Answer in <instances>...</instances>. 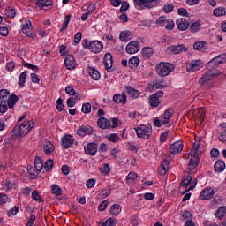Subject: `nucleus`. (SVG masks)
I'll return each mask as SVG.
<instances>
[{
	"mask_svg": "<svg viewBox=\"0 0 226 226\" xmlns=\"http://www.w3.org/2000/svg\"><path fill=\"white\" fill-rule=\"evenodd\" d=\"M34 126V122L27 121L24 122L20 126L16 125L11 132V136L12 139L18 137V139H22V137H26L27 133H29L30 130H33Z\"/></svg>",
	"mask_w": 226,
	"mask_h": 226,
	"instance_id": "f257e3e1",
	"label": "nucleus"
},
{
	"mask_svg": "<svg viewBox=\"0 0 226 226\" xmlns=\"http://www.w3.org/2000/svg\"><path fill=\"white\" fill-rule=\"evenodd\" d=\"M156 72L160 77H167L174 72V64L170 63L161 62L156 65Z\"/></svg>",
	"mask_w": 226,
	"mask_h": 226,
	"instance_id": "f03ea898",
	"label": "nucleus"
},
{
	"mask_svg": "<svg viewBox=\"0 0 226 226\" xmlns=\"http://www.w3.org/2000/svg\"><path fill=\"white\" fill-rule=\"evenodd\" d=\"M135 131L137 137L139 139H145V140H147L149 136L153 133L152 126L149 124L147 125L141 124L136 128Z\"/></svg>",
	"mask_w": 226,
	"mask_h": 226,
	"instance_id": "7ed1b4c3",
	"label": "nucleus"
},
{
	"mask_svg": "<svg viewBox=\"0 0 226 226\" xmlns=\"http://www.w3.org/2000/svg\"><path fill=\"white\" fill-rule=\"evenodd\" d=\"M223 63H226V54H221L215 57H214L212 60H210L207 64V69L208 70H216L220 64H223Z\"/></svg>",
	"mask_w": 226,
	"mask_h": 226,
	"instance_id": "20e7f679",
	"label": "nucleus"
},
{
	"mask_svg": "<svg viewBox=\"0 0 226 226\" xmlns=\"http://www.w3.org/2000/svg\"><path fill=\"white\" fill-rule=\"evenodd\" d=\"M83 47L84 49H89L94 54H98L103 50V43L100 41H92L88 43L86 40Z\"/></svg>",
	"mask_w": 226,
	"mask_h": 226,
	"instance_id": "39448f33",
	"label": "nucleus"
},
{
	"mask_svg": "<svg viewBox=\"0 0 226 226\" xmlns=\"http://www.w3.org/2000/svg\"><path fill=\"white\" fill-rule=\"evenodd\" d=\"M163 97V91H158L149 97V105L150 107H158L162 102L160 101V98Z\"/></svg>",
	"mask_w": 226,
	"mask_h": 226,
	"instance_id": "423d86ee",
	"label": "nucleus"
},
{
	"mask_svg": "<svg viewBox=\"0 0 226 226\" xmlns=\"http://www.w3.org/2000/svg\"><path fill=\"white\" fill-rule=\"evenodd\" d=\"M218 75H220V72H214L213 70H208V72L201 77L200 80L199 81V84L200 86H204V84H207L209 80L216 79Z\"/></svg>",
	"mask_w": 226,
	"mask_h": 226,
	"instance_id": "0eeeda50",
	"label": "nucleus"
},
{
	"mask_svg": "<svg viewBox=\"0 0 226 226\" xmlns=\"http://www.w3.org/2000/svg\"><path fill=\"white\" fill-rule=\"evenodd\" d=\"M167 54H181V52H188V48L183 44L171 45L166 49Z\"/></svg>",
	"mask_w": 226,
	"mask_h": 226,
	"instance_id": "6e6552de",
	"label": "nucleus"
},
{
	"mask_svg": "<svg viewBox=\"0 0 226 226\" xmlns=\"http://www.w3.org/2000/svg\"><path fill=\"white\" fill-rule=\"evenodd\" d=\"M73 144H75V139L72 134H66L62 138V146L64 149H70V147H73Z\"/></svg>",
	"mask_w": 226,
	"mask_h": 226,
	"instance_id": "1a4fd4ad",
	"label": "nucleus"
},
{
	"mask_svg": "<svg viewBox=\"0 0 226 226\" xmlns=\"http://www.w3.org/2000/svg\"><path fill=\"white\" fill-rule=\"evenodd\" d=\"M140 50V43L137 41H132L126 46L127 54H137Z\"/></svg>",
	"mask_w": 226,
	"mask_h": 226,
	"instance_id": "9d476101",
	"label": "nucleus"
},
{
	"mask_svg": "<svg viewBox=\"0 0 226 226\" xmlns=\"http://www.w3.org/2000/svg\"><path fill=\"white\" fill-rule=\"evenodd\" d=\"M85 153L86 154H88L89 156H94L96 153H98V144L92 142L88 143L85 147Z\"/></svg>",
	"mask_w": 226,
	"mask_h": 226,
	"instance_id": "9b49d317",
	"label": "nucleus"
},
{
	"mask_svg": "<svg viewBox=\"0 0 226 226\" xmlns=\"http://www.w3.org/2000/svg\"><path fill=\"white\" fill-rule=\"evenodd\" d=\"M183 151V142L176 141L170 146V154H179Z\"/></svg>",
	"mask_w": 226,
	"mask_h": 226,
	"instance_id": "f8f14e48",
	"label": "nucleus"
},
{
	"mask_svg": "<svg viewBox=\"0 0 226 226\" xmlns=\"http://www.w3.org/2000/svg\"><path fill=\"white\" fill-rule=\"evenodd\" d=\"M214 195L215 190L211 187H207L200 192V199L202 200H209V199H213Z\"/></svg>",
	"mask_w": 226,
	"mask_h": 226,
	"instance_id": "ddd939ff",
	"label": "nucleus"
},
{
	"mask_svg": "<svg viewBox=\"0 0 226 226\" xmlns=\"http://www.w3.org/2000/svg\"><path fill=\"white\" fill-rule=\"evenodd\" d=\"M103 63L107 72H113L112 64H114V60L112 59V55L110 53H106L103 58Z\"/></svg>",
	"mask_w": 226,
	"mask_h": 226,
	"instance_id": "4468645a",
	"label": "nucleus"
},
{
	"mask_svg": "<svg viewBox=\"0 0 226 226\" xmlns=\"http://www.w3.org/2000/svg\"><path fill=\"white\" fill-rule=\"evenodd\" d=\"M156 1L158 0H134V4L139 8H153V3Z\"/></svg>",
	"mask_w": 226,
	"mask_h": 226,
	"instance_id": "2eb2a0df",
	"label": "nucleus"
},
{
	"mask_svg": "<svg viewBox=\"0 0 226 226\" xmlns=\"http://www.w3.org/2000/svg\"><path fill=\"white\" fill-rule=\"evenodd\" d=\"M64 63L67 70H74L76 66L75 56L73 55H67Z\"/></svg>",
	"mask_w": 226,
	"mask_h": 226,
	"instance_id": "dca6fc26",
	"label": "nucleus"
},
{
	"mask_svg": "<svg viewBox=\"0 0 226 226\" xmlns=\"http://www.w3.org/2000/svg\"><path fill=\"white\" fill-rule=\"evenodd\" d=\"M176 24L179 31H186L190 27V22L185 18L177 19Z\"/></svg>",
	"mask_w": 226,
	"mask_h": 226,
	"instance_id": "f3484780",
	"label": "nucleus"
},
{
	"mask_svg": "<svg viewBox=\"0 0 226 226\" xmlns=\"http://www.w3.org/2000/svg\"><path fill=\"white\" fill-rule=\"evenodd\" d=\"M198 70H200V61L199 60L192 61L186 65V71L189 73H193V72H197Z\"/></svg>",
	"mask_w": 226,
	"mask_h": 226,
	"instance_id": "a211bd4d",
	"label": "nucleus"
},
{
	"mask_svg": "<svg viewBox=\"0 0 226 226\" xmlns=\"http://www.w3.org/2000/svg\"><path fill=\"white\" fill-rule=\"evenodd\" d=\"M97 125L99 128H102V130H107L112 126V123L105 117H101L97 120Z\"/></svg>",
	"mask_w": 226,
	"mask_h": 226,
	"instance_id": "6ab92c4d",
	"label": "nucleus"
},
{
	"mask_svg": "<svg viewBox=\"0 0 226 226\" xmlns=\"http://www.w3.org/2000/svg\"><path fill=\"white\" fill-rule=\"evenodd\" d=\"M153 87H155V89H165V87H167L165 79L162 78L155 79L153 81Z\"/></svg>",
	"mask_w": 226,
	"mask_h": 226,
	"instance_id": "aec40b11",
	"label": "nucleus"
},
{
	"mask_svg": "<svg viewBox=\"0 0 226 226\" xmlns=\"http://www.w3.org/2000/svg\"><path fill=\"white\" fill-rule=\"evenodd\" d=\"M77 133L78 135H79V137H85V135H93V128L87 126H81L78 130Z\"/></svg>",
	"mask_w": 226,
	"mask_h": 226,
	"instance_id": "412c9836",
	"label": "nucleus"
},
{
	"mask_svg": "<svg viewBox=\"0 0 226 226\" xmlns=\"http://www.w3.org/2000/svg\"><path fill=\"white\" fill-rule=\"evenodd\" d=\"M126 100H127V97L124 94V93H123L122 94H116L113 96V102L115 103H121L122 105H126Z\"/></svg>",
	"mask_w": 226,
	"mask_h": 226,
	"instance_id": "4be33fe9",
	"label": "nucleus"
},
{
	"mask_svg": "<svg viewBox=\"0 0 226 226\" xmlns=\"http://www.w3.org/2000/svg\"><path fill=\"white\" fill-rule=\"evenodd\" d=\"M192 158L189 162L188 167L191 170H193L194 169H197L199 167V163L200 160L199 159V155H191Z\"/></svg>",
	"mask_w": 226,
	"mask_h": 226,
	"instance_id": "5701e85b",
	"label": "nucleus"
},
{
	"mask_svg": "<svg viewBox=\"0 0 226 226\" xmlns=\"http://www.w3.org/2000/svg\"><path fill=\"white\" fill-rule=\"evenodd\" d=\"M31 20H26L25 23L22 25L21 31L26 36H33L31 34Z\"/></svg>",
	"mask_w": 226,
	"mask_h": 226,
	"instance_id": "b1692460",
	"label": "nucleus"
},
{
	"mask_svg": "<svg viewBox=\"0 0 226 226\" xmlns=\"http://www.w3.org/2000/svg\"><path fill=\"white\" fill-rule=\"evenodd\" d=\"M87 73H89L90 77L93 79V80H100V72L98 70L93 68V67H87Z\"/></svg>",
	"mask_w": 226,
	"mask_h": 226,
	"instance_id": "393cba45",
	"label": "nucleus"
},
{
	"mask_svg": "<svg viewBox=\"0 0 226 226\" xmlns=\"http://www.w3.org/2000/svg\"><path fill=\"white\" fill-rule=\"evenodd\" d=\"M34 165L38 172L43 170V160L40 156H36L34 159Z\"/></svg>",
	"mask_w": 226,
	"mask_h": 226,
	"instance_id": "a878e982",
	"label": "nucleus"
},
{
	"mask_svg": "<svg viewBox=\"0 0 226 226\" xmlns=\"http://www.w3.org/2000/svg\"><path fill=\"white\" fill-rule=\"evenodd\" d=\"M225 162L222 160H218L214 165L215 172H223L225 170Z\"/></svg>",
	"mask_w": 226,
	"mask_h": 226,
	"instance_id": "bb28decb",
	"label": "nucleus"
},
{
	"mask_svg": "<svg viewBox=\"0 0 226 226\" xmlns=\"http://www.w3.org/2000/svg\"><path fill=\"white\" fill-rule=\"evenodd\" d=\"M200 27H202V24H200V19H199L189 26V31H191V33H199Z\"/></svg>",
	"mask_w": 226,
	"mask_h": 226,
	"instance_id": "cd10ccee",
	"label": "nucleus"
},
{
	"mask_svg": "<svg viewBox=\"0 0 226 226\" xmlns=\"http://www.w3.org/2000/svg\"><path fill=\"white\" fill-rule=\"evenodd\" d=\"M142 57H144V59H150L153 57V49L149 47L143 48Z\"/></svg>",
	"mask_w": 226,
	"mask_h": 226,
	"instance_id": "c85d7f7f",
	"label": "nucleus"
},
{
	"mask_svg": "<svg viewBox=\"0 0 226 226\" xmlns=\"http://www.w3.org/2000/svg\"><path fill=\"white\" fill-rule=\"evenodd\" d=\"M17 102H19V96L12 94L11 98H9V100L7 101V105H8L9 109H13V107H15V104L17 103Z\"/></svg>",
	"mask_w": 226,
	"mask_h": 226,
	"instance_id": "c756f323",
	"label": "nucleus"
},
{
	"mask_svg": "<svg viewBox=\"0 0 226 226\" xmlns=\"http://www.w3.org/2000/svg\"><path fill=\"white\" fill-rule=\"evenodd\" d=\"M125 92L129 94V96H132V98H139V96L140 95L139 94V91L132 88V87H126Z\"/></svg>",
	"mask_w": 226,
	"mask_h": 226,
	"instance_id": "7c9ffc66",
	"label": "nucleus"
},
{
	"mask_svg": "<svg viewBox=\"0 0 226 226\" xmlns=\"http://www.w3.org/2000/svg\"><path fill=\"white\" fill-rule=\"evenodd\" d=\"M140 63V60L137 56H133L129 59L128 64L131 70H133V68H137L139 66V64Z\"/></svg>",
	"mask_w": 226,
	"mask_h": 226,
	"instance_id": "2f4dec72",
	"label": "nucleus"
},
{
	"mask_svg": "<svg viewBox=\"0 0 226 226\" xmlns=\"http://www.w3.org/2000/svg\"><path fill=\"white\" fill-rule=\"evenodd\" d=\"M43 150L45 154H50L54 152V144H52L50 141H48L44 147H43Z\"/></svg>",
	"mask_w": 226,
	"mask_h": 226,
	"instance_id": "473e14b6",
	"label": "nucleus"
},
{
	"mask_svg": "<svg viewBox=\"0 0 226 226\" xmlns=\"http://www.w3.org/2000/svg\"><path fill=\"white\" fill-rule=\"evenodd\" d=\"M122 207L119 204H114L111 206L110 208V214L113 215V216H117L119 213H121Z\"/></svg>",
	"mask_w": 226,
	"mask_h": 226,
	"instance_id": "72a5a7b5",
	"label": "nucleus"
},
{
	"mask_svg": "<svg viewBox=\"0 0 226 226\" xmlns=\"http://www.w3.org/2000/svg\"><path fill=\"white\" fill-rule=\"evenodd\" d=\"M222 132L219 135L218 139L220 142H226V123L221 124Z\"/></svg>",
	"mask_w": 226,
	"mask_h": 226,
	"instance_id": "f704fd0d",
	"label": "nucleus"
},
{
	"mask_svg": "<svg viewBox=\"0 0 226 226\" xmlns=\"http://www.w3.org/2000/svg\"><path fill=\"white\" fill-rule=\"evenodd\" d=\"M215 215L216 218H219V220H222V218H223V216H225V215H226V207H219L216 210Z\"/></svg>",
	"mask_w": 226,
	"mask_h": 226,
	"instance_id": "c9c22d12",
	"label": "nucleus"
},
{
	"mask_svg": "<svg viewBox=\"0 0 226 226\" xmlns=\"http://www.w3.org/2000/svg\"><path fill=\"white\" fill-rule=\"evenodd\" d=\"M180 215H181L182 220H184V221L192 220V218H193V214H192V212H190L188 210L182 211Z\"/></svg>",
	"mask_w": 226,
	"mask_h": 226,
	"instance_id": "e433bc0d",
	"label": "nucleus"
},
{
	"mask_svg": "<svg viewBox=\"0 0 226 226\" xmlns=\"http://www.w3.org/2000/svg\"><path fill=\"white\" fill-rule=\"evenodd\" d=\"M27 77V72H23L19 78V82H18V86L19 87H24V84H26V78Z\"/></svg>",
	"mask_w": 226,
	"mask_h": 226,
	"instance_id": "4c0bfd02",
	"label": "nucleus"
},
{
	"mask_svg": "<svg viewBox=\"0 0 226 226\" xmlns=\"http://www.w3.org/2000/svg\"><path fill=\"white\" fill-rule=\"evenodd\" d=\"M72 19V15L67 14L64 18V22L62 25V27L60 28V33H63V31H66L68 27V24H70V20Z\"/></svg>",
	"mask_w": 226,
	"mask_h": 226,
	"instance_id": "58836bf2",
	"label": "nucleus"
},
{
	"mask_svg": "<svg viewBox=\"0 0 226 226\" xmlns=\"http://www.w3.org/2000/svg\"><path fill=\"white\" fill-rule=\"evenodd\" d=\"M32 199L33 200H35V202H43V198H41V195H40L38 190L32 192Z\"/></svg>",
	"mask_w": 226,
	"mask_h": 226,
	"instance_id": "ea45409f",
	"label": "nucleus"
},
{
	"mask_svg": "<svg viewBox=\"0 0 226 226\" xmlns=\"http://www.w3.org/2000/svg\"><path fill=\"white\" fill-rule=\"evenodd\" d=\"M225 14H226L225 7H219V8L214 10L215 17H223V15H225Z\"/></svg>",
	"mask_w": 226,
	"mask_h": 226,
	"instance_id": "a19ab883",
	"label": "nucleus"
},
{
	"mask_svg": "<svg viewBox=\"0 0 226 226\" xmlns=\"http://www.w3.org/2000/svg\"><path fill=\"white\" fill-rule=\"evenodd\" d=\"M51 193H53V195L59 196L63 193V190L61 189V187H59V185H53L51 186Z\"/></svg>",
	"mask_w": 226,
	"mask_h": 226,
	"instance_id": "79ce46f5",
	"label": "nucleus"
},
{
	"mask_svg": "<svg viewBox=\"0 0 226 226\" xmlns=\"http://www.w3.org/2000/svg\"><path fill=\"white\" fill-rule=\"evenodd\" d=\"M36 5L39 8H47L48 6H52V0H42L41 2H37Z\"/></svg>",
	"mask_w": 226,
	"mask_h": 226,
	"instance_id": "37998d69",
	"label": "nucleus"
},
{
	"mask_svg": "<svg viewBox=\"0 0 226 226\" xmlns=\"http://www.w3.org/2000/svg\"><path fill=\"white\" fill-rule=\"evenodd\" d=\"M168 20H167V17L165 16H161L157 19V20L155 21V24L159 26V27H163V26H165V24H167Z\"/></svg>",
	"mask_w": 226,
	"mask_h": 226,
	"instance_id": "c03bdc74",
	"label": "nucleus"
},
{
	"mask_svg": "<svg viewBox=\"0 0 226 226\" xmlns=\"http://www.w3.org/2000/svg\"><path fill=\"white\" fill-rule=\"evenodd\" d=\"M52 167H54V160L49 159L44 164L46 172L52 170Z\"/></svg>",
	"mask_w": 226,
	"mask_h": 226,
	"instance_id": "a18cd8bd",
	"label": "nucleus"
},
{
	"mask_svg": "<svg viewBox=\"0 0 226 226\" xmlns=\"http://www.w3.org/2000/svg\"><path fill=\"white\" fill-rule=\"evenodd\" d=\"M205 45H206V41H196L193 44V49H195V50H201L204 49Z\"/></svg>",
	"mask_w": 226,
	"mask_h": 226,
	"instance_id": "49530a36",
	"label": "nucleus"
},
{
	"mask_svg": "<svg viewBox=\"0 0 226 226\" xmlns=\"http://www.w3.org/2000/svg\"><path fill=\"white\" fill-rule=\"evenodd\" d=\"M121 8H120V13H126L130 8V4L128 2L123 1L121 4Z\"/></svg>",
	"mask_w": 226,
	"mask_h": 226,
	"instance_id": "de8ad7c7",
	"label": "nucleus"
},
{
	"mask_svg": "<svg viewBox=\"0 0 226 226\" xmlns=\"http://www.w3.org/2000/svg\"><path fill=\"white\" fill-rule=\"evenodd\" d=\"M192 183V176H187L182 182H181V186H183L184 188H186L188 186H190Z\"/></svg>",
	"mask_w": 226,
	"mask_h": 226,
	"instance_id": "09e8293b",
	"label": "nucleus"
},
{
	"mask_svg": "<svg viewBox=\"0 0 226 226\" xmlns=\"http://www.w3.org/2000/svg\"><path fill=\"white\" fill-rule=\"evenodd\" d=\"M81 111L84 114H89L91 112V103L86 102L82 105Z\"/></svg>",
	"mask_w": 226,
	"mask_h": 226,
	"instance_id": "8fccbe9b",
	"label": "nucleus"
},
{
	"mask_svg": "<svg viewBox=\"0 0 226 226\" xmlns=\"http://www.w3.org/2000/svg\"><path fill=\"white\" fill-rule=\"evenodd\" d=\"M56 110H58V112H63V110H64V104L63 103L62 98H58L56 101Z\"/></svg>",
	"mask_w": 226,
	"mask_h": 226,
	"instance_id": "3c124183",
	"label": "nucleus"
},
{
	"mask_svg": "<svg viewBox=\"0 0 226 226\" xmlns=\"http://www.w3.org/2000/svg\"><path fill=\"white\" fill-rule=\"evenodd\" d=\"M172 116H174V109H168L163 115V119H169L170 120V117H172Z\"/></svg>",
	"mask_w": 226,
	"mask_h": 226,
	"instance_id": "603ef678",
	"label": "nucleus"
},
{
	"mask_svg": "<svg viewBox=\"0 0 226 226\" xmlns=\"http://www.w3.org/2000/svg\"><path fill=\"white\" fill-rule=\"evenodd\" d=\"M199 147H200V143L193 144L192 149L190 152L191 156L197 155V152L199 151Z\"/></svg>",
	"mask_w": 226,
	"mask_h": 226,
	"instance_id": "864d4df0",
	"label": "nucleus"
},
{
	"mask_svg": "<svg viewBox=\"0 0 226 226\" xmlns=\"http://www.w3.org/2000/svg\"><path fill=\"white\" fill-rule=\"evenodd\" d=\"M8 110V105H6V101H2L0 103V113L4 114Z\"/></svg>",
	"mask_w": 226,
	"mask_h": 226,
	"instance_id": "5fc2aeb1",
	"label": "nucleus"
},
{
	"mask_svg": "<svg viewBox=\"0 0 226 226\" xmlns=\"http://www.w3.org/2000/svg\"><path fill=\"white\" fill-rule=\"evenodd\" d=\"M82 41V32H78L74 36V43L75 45H79Z\"/></svg>",
	"mask_w": 226,
	"mask_h": 226,
	"instance_id": "6e6d98bb",
	"label": "nucleus"
},
{
	"mask_svg": "<svg viewBox=\"0 0 226 226\" xmlns=\"http://www.w3.org/2000/svg\"><path fill=\"white\" fill-rule=\"evenodd\" d=\"M102 226H116V219L115 218H109L105 221L104 223H102Z\"/></svg>",
	"mask_w": 226,
	"mask_h": 226,
	"instance_id": "4d7b16f0",
	"label": "nucleus"
},
{
	"mask_svg": "<svg viewBox=\"0 0 226 226\" xmlns=\"http://www.w3.org/2000/svg\"><path fill=\"white\" fill-rule=\"evenodd\" d=\"M137 177H139V175H137V173L130 172L126 177V181L127 182L135 181Z\"/></svg>",
	"mask_w": 226,
	"mask_h": 226,
	"instance_id": "13d9d810",
	"label": "nucleus"
},
{
	"mask_svg": "<svg viewBox=\"0 0 226 226\" xmlns=\"http://www.w3.org/2000/svg\"><path fill=\"white\" fill-rule=\"evenodd\" d=\"M94 185H96V180L94 178H90L86 183L87 188H94Z\"/></svg>",
	"mask_w": 226,
	"mask_h": 226,
	"instance_id": "bf43d9fd",
	"label": "nucleus"
},
{
	"mask_svg": "<svg viewBox=\"0 0 226 226\" xmlns=\"http://www.w3.org/2000/svg\"><path fill=\"white\" fill-rule=\"evenodd\" d=\"M163 11H165V13H171V11H174V5L170 4H166L163 7Z\"/></svg>",
	"mask_w": 226,
	"mask_h": 226,
	"instance_id": "052dcab7",
	"label": "nucleus"
},
{
	"mask_svg": "<svg viewBox=\"0 0 226 226\" xmlns=\"http://www.w3.org/2000/svg\"><path fill=\"white\" fill-rule=\"evenodd\" d=\"M65 93L69 94V96H73V94H75V88L72 86L66 87Z\"/></svg>",
	"mask_w": 226,
	"mask_h": 226,
	"instance_id": "680f3d73",
	"label": "nucleus"
},
{
	"mask_svg": "<svg viewBox=\"0 0 226 226\" xmlns=\"http://www.w3.org/2000/svg\"><path fill=\"white\" fill-rule=\"evenodd\" d=\"M131 223L132 225L137 226L140 222H139V216L137 215H134L131 217Z\"/></svg>",
	"mask_w": 226,
	"mask_h": 226,
	"instance_id": "e2e57ef3",
	"label": "nucleus"
},
{
	"mask_svg": "<svg viewBox=\"0 0 226 226\" xmlns=\"http://www.w3.org/2000/svg\"><path fill=\"white\" fill-rule=\"evenodd\" d=\"M6 11L7 17H10L11 19H15V15H17V12H15V9H7Z\"/></svg>",
	"mask_w": 226,
	"mask_h": 226,
	"instance_id": "0e129e2a",
	"label": "nucleus"
},
{
	"mask_svg": "<svg viewBox=\"0 0 226 226\" xmlns=\"http://www.w3.org/2000/svg\"><path fill=\"white\" fill-rule=\"evenodd\" d=\"M169 135V131L162 132L160 135V142L163 143L167 141V136Z\"/></svg>",
	"mask_w": 226,
	"mask_h": 226,
	"instance_id": "69168bd1",
	"label": "nucleus"
},
{
	"mask_svg": "<svg viewBox=\"0 0 226 226\" xmlns=\"http://www.w3.org/2000/svg\"><path fill=\"white\" fill-rule=\"evenodd\" d=\"M108 140H109V142L116 143L119 140V136H117V134H116V133L110 134Z\"/></svg>",
	"mask_w": 226,
	"mask_h": 226,
	"instance_id": "338daca9",
	"label": "nucleus"
},
{
	"mask_svg": "<svg viewBox=\"0 0 226 226\" xmlns=\"http://www.w3.org/2000/svg\"><path fill=\"white\" fill-rule=\"evenodd\" d=\"M107 206H109V201L104 200L99 205V211H105L107 209Z\"/></svg>",
	"mask_w": 226,
	"mask_h": 226,
	"instance_id": "774afa93",
	"label": "nucleus"
}]
</instances>
